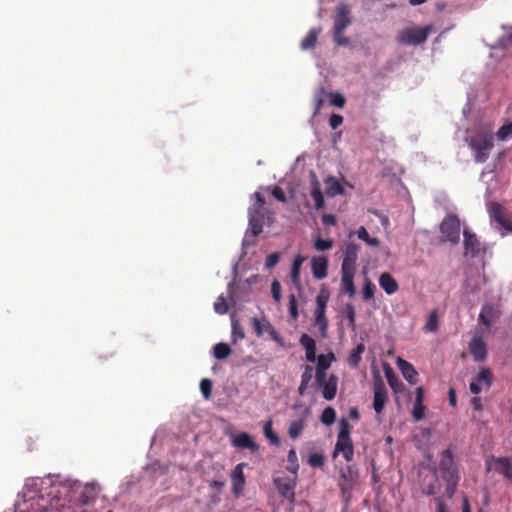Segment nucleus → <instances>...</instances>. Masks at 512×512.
<instances>
[{
	"label": "nucleus",
	"mask_w": 512,
	"mask_h": 512,
	"mask_svg": "<svg viewBox=\"0 0 512 512\" xmlns=\"http://www.w3.org/2000/svg\"><path fill=\"white\" fill-rule=\"evenodd\" d=\"M376 287L370 279L366 278L363 286L362 296L365 301H369L374 297Z\"/></svg>",
	"instance_id": "obj_44"
},
{
	"label": "nucleus",
	"mask_w": 512,
	"mask_h": 512,
	"mask_svg": "<svg viewBox=\"0 0 512 512\" xmlns=\"http://www.w3.org/2000/svg\"><path fill=\"white\" fill-rule=\"evenodd\" d=\"M496 137L500 141H506L512 137V122L501 126L496 132Z\"/></svg>",
	"instance_id": "obj_43"
},
{
	"label": "nucleus",
	"mask_w": 512,
	"mask_h": 512,
	"mask_svg": "<svg viewBox=\"0 0 512 512\" xmlns=\"http://www.w3.org/2000/svg\"><path fill=\"white\" fill-rule=\"evenodd\" d=\"M424 389L422 386L416 388L415 402L412 410V416L415 421H420L425 416V406L423 405Z\"/></svg>",
	"instance_id": "obj_24"
},
{
	"label": "nucleus",
	"mask_w": 512,
	"mask_h": 512,
	"mask_svg": "<svg viewBox=\"0 0 512 512\" xmlns=\"http://www.w3.org/2000/svg\"><path fill=\"white\" fill-rule=\"evenodd\" d=\"M343 123V117L339 114H332L329 118L330 127L335 130Z\"/></svg>",
	"instance_id": "obj_59"
},
{
	"label": "nucleus",
	"mask_w": 512,
	"mask_h": 512,
	"mask_svg": "<svg viewBox=\"0 0 512 512\" xmlns=\"http://www.w3.org/2000/svg\"><path fill=\"white\" fill-rule=\"evenodd\" d=\"M214 310L218 314H225L228 311V305L223 296H219L214 302Z\"/></svg>",
	"instance_id": "obj_51"
},
{
	"label": "nucleus",
	"mask_w": 512,
	"mask_h": 512,
	"mask_svg": "<svg viewBox=\"0 0 512 512\" xmlns=\"http://www.w3.org/2000/svg\"><path fill=\"white\" fill-rule=\"evenodd\" d=\"M333 247V240L332 239H322L318 237L314 242V248L317 251H327L330 250Z\"/></svg>",
	"instance_id": "obj_48"
},
{
	"label": "nucleus",
	"mask_w": 512,
	"mask_h": 512,
	"mask_svg": "<svg viewBox=\"0 0 512 512\" xmlns=\"http://www.w3.org/2000/svg\"><path fill=\"white\" fill-rule=\"evenodd\" d=\"M271 294L275 302L280 303L282 295H281V284L278 280H274L271 284Z\"/></svg>",
	"instance_id": "obj_53"
},
{
	"label": "nucleus",
	"mask_w": 512,
	"mask_h": 512,
	"mask_svg": "<svg viewBox=\"0 0 512 512\" xmlns=\"http://www.w3.org/2000/svg\"><path fill=\"white\" fill-rule=\"evenodd\" d=\"M272 195L275 199H277L278 201H280L282 203H285L287 201L286 194H285L284 190L278 186L274 187V189L272 190Z\"/></svg>",
	"instance_id": "obj_61"
},
{
	"label": "nucleus",
	"mask_w": 512,
	"mask_h": 512,
	"mask_svg": "<svg viewBox=\"0 0 512 512\" xmlns=\"http://www.w3.org/2000/svg\"><path fill=\"white\" fill-rule=\"evenodd\" d=\"M345 314H346V318L349 321V325L354 328L355 327L356 312H355V308H354V306L352 304H347L345 306Z\"/></svg>",
	"instance_id": "obj_56"
},
{
	"label": "nucleus",
	"mask_w": 512,
	"mask_h": 512,
	"mask_svg": "<svg viewBox=\"0 0 512 512\" xmlns=\"http://www.w3.org/2000/svg\"><path fill=\"white\" fill-rule=\"evenodd\" d=\"M457 466L451 449H446L441 453L439 461V472Z\"/></svg>",
	"instance_id": "obj_30"
},
{
	"label": "nucleus",
	"mask_w": 512,
	"mask_h": 512,
	"mask_svg": "<svg viewBox=\"0 0 512 512\" xmlns=\"http://www.w3.org/2000/svg\"><path fill=\"white\" fill-rule=\"evenodd\" d=\"M438 324V312L434 309L430 312L424 329L426 332H436L438 330Z\"/></svg>",
	"instance_id": "obj_40"
},
{
	"label": "nucleus",
	"mask_w": 512,
	"mask_h": 512,
	"mask_svg": "<svg viewBox=\"0 0 512 512\" xmlns=\"http://www.w3.org/2000/svg\"><path fill=\"white\" fill-rule=\"evenodd\" d=\"M232 445L239 449H248L251 452H257L259 450V445L254 441L253 437L246 432L235 436L232 439Z\"/></svg>",
	"instance_id": "obj_17"
},
{
	"label": "nucleus",
	"mask_w": 512,
	"mask_h": 512,
	"mask_svg": "<svg viewBox=\"0 0 512 512\" xmlns=\"http://www.w3.org/2000/svg\"><path fill=\"white\" fill-rule=\"evenodd\" d=\"M329 300V296L324 291H321L318 296L316 297V304L319 308H325L327 306V302Z\"/></svg>",
	"instance_id": "obj_60"
},
{
	"label": "nucleus",
	"mask_w": 512,
	"mask_h": 512,
	"mask_svg": "<svg viewBox=\"0 0 512 512\" xmlns=\"http://www.w3.org/2000/svg\"><path fill=\"white\" fill-rule=\"evenodd\" d=\"M489 215L497 224L503 227L506 231L512 233V221L506 217L504 208L496 202L489 205Z\"/></svg>",
	"instance_id": "obj_10"
},
{
	"label": "nucleus",
	"mask_w": 512,
	"mask_h": 512,
	"mask_svg": "<svg viewBox=\"0 0 512 512\" xmlns=\"http://www.w3.org/2000/svg\"><path fill=\"white\" fill-rule=\"evenodd\" d=\"M329 363L326 361L324 355H320L318 357V364L316 367V382H320L323 380V376H326V370L329 367Z\"/></svg>",
	"instance_id": "obj_39"
},
{
	"label": "nucleus",
	"mask_w": 512,
	"mask_h": 512,
	"mask_svg": "<svg viewBox=\"0 0 512 512\" xmlns=\"http://www.w3.org/2000/svg\"><path fill=\"white\" fill-rule=\"evenodd\" d=\"M264 224V213L259 209L249 210V229L253 236H257L262 232Z\"/></svg>",
	"instance_id": "obj_20"
},
{
	"label": "nucleus",
	"mask_w": 512,
	"mask_h": 512,
	"mask_svg": "<svg viewBox=\"0 0 512 512\" xmlns=\"http://www.w3.org/2000/svg\"><path fill=\"white\" fill-rule=\"evenodd\" d=\"M273 422L268 420L263 427L265 437L270 441L272 445L278 446L280 444V438L272 429Z\"/></svg>",
	"instance_id": "obj_38"
},
{
	"label": "nucleus",
	"mask_w": 512,
	"mask_h": 512,
	"mask_svg": "<svg viewBox=\"0 0 512 512\" xmlns=\"http://www.w3.org/2000/svg\"><path fill=\"white\" fill-rule=\"evenodd\" d=\"M310 413H311L310 408L305 407L302 412L301 417L297 420H293L290 422L289 427H288V435L291 439H296L302 434V432L306 426V420L309 417Z\"/></svg>",
	"instance_id": "obj_15"
},
{
	"label": "nucleus",
	"mask_w": 512,
	"mask_h": 512,
	"mask_svg": "<svg viewBox=\"0 0 512 512\" xmlns=\"http://www.w3.org/2000/svg\"><path fill=\"white\" fill-rule=\"evenodd\" d=\"M351 22L352 20L348 6L345 4H340L336 9L333 31H337L338 34L343 33L344 30L351 24Z\"/></svg>",
	"instance_id": "obj_13"
},
{
	"label": "nucleus",
	"mask_w": 512,
	"mask_h": 512,
	"mask_svg": "<svg viewBox=\"0 0 512 512\" xmlns=\"http://www.w3.org/2000/svg\"><path fill=\"white\" fill-rule=\"evenodd\" d=\"M35 490L24 493V500L17 504L19 512H52L63 506L61 501L62 485L52 478L33 480Z\"/></svg>",
	"instance_id": "obj_1"
},
{
	"label": "nucleus",
	"mask_w": 512,
	"mask_h": 512,
	"mask_svg": "<svg viewBox=\"0 0 512 512\" xmlns=\"http://www.w3.org/2000/svg\"><path fill=\"white\" fill-rule=\"evenodd\" d=\"M231 328H232L231 335H232L234 342H236L239 339L240 340L244 339V337H245L244 330H243L240 322L237 319H235L234 317L231 318Z\"/></svg>",
	"instance_id": "obj_41"
},
{
	"label": "nucleus",
	"mask_w": 512,
	"mask_h": 512,
	"mask_svg": "<svg viewBox=\"0 0 512 512\" xmlns=\"http://www.w3.org/2000/svg\"><path fill=\"white\" fill-rule=\"evenodd\" d=\"M311 196L315 202V208L317 210L324 207V196L322 194L320 184L317 180L313 181L312 183Z\"/></svg>",
	"instance_id": "obj_32"
},
{
	"label": "nucleus",
	"mask_w": 512,
	"mask_h": 512,
	"mask_svg": "<svg viewBox=\"0 0 512 512\" xmlns=\"http://www.w3.org/2000/svg\"><path fill=\"white\" fill-rule=\"evenodd\" d=\"M441 478L446 484V494L448 497H453V495L456 492L459 480H460V474L458 467H452L447 470L440 471Z\"/></svg>",
	"instance_id": "obj_11"
},
{
	"label": "nucleus",
	"mask_w": 512,
	"mask_h": 512,
	"mask_svg": "<svg viewBox=\"0 0 512 512\" xmlns=\"http://www.w3.org/2000/svg\"><path fill=\"white\" fill-rule=\"evenodd\" d=\"M460 220L456 215H449L444 218L440 224V232L445 239L452 244H458L460 241Z\"/></svg>",
	"instance_id": "obj_5"
},
{
	"label": "nucleus",
	"mask_w": 512,
	"mask_h": 512,
	"mask_svg": "<svg viewBox=\"0 0 512 512\" xmlns=\"http://www.w3.org/2000/svg\"><path fill=\"white\" fill-rule=\"evenodd\" d=\"M487 470H494L503 477L512 480V460L509 457H494L487 460Z\"/></svg>",
	"instance_id": "obj_7"
},
{
	"label": "nucleus",
	"mask_w": 512,
	"mask_h": 512,
	"mask_svg": "<svg viewBox=\"0 0 512 512\" xmlns=\"http://www.w3.org/2000/svg\"><path fill=\"white\" fill-rule=\"evenodd\" d=\"M288 298L290 315L294 320H296L298 318V305L296 296L294 294H290Z\"/></svg>",
	"instance_id": "obj_55"
},
{
	"label": "nucleus",
	"mask_w": 512,
	"mask_h": 512,
	"mask_svg": "<svg viewBox=\"0 0 512 512\" xmlns=\"http://www.w3.org/2000/svg\"><path fill=\"white\" fill-rule=\"evenodd\" d=\"M432 30V25L403 29L397 35V42L402 45H420L427 40L428 35Z\"/></svg>",
	"instance_id": "obj_4"
},
{
	"label": "nucleus",
	"mask_w": 512,
	"mask_h": 512,
	"mask_svg": "<svg viewBox=\"0 0 512 512\" xmlns=\"http://www.w3.org/2000/svg\"><path fill=\"white\" fill-rule=\"evenodd\" d=\"M463 236H464L463 244H464V248H465V253L470 254L472 257H475L476 255H478L480 252V242L477 239V236L467 229H465L463 231Z\"/></svg>",
	"instance_id": "obj_22"
},
{
	"label": "nucleus",
	"mask_w": 512,
	"mask_h": 512,
	"mask_svg": "<svg viewBox=\"0 0 512 512\" xmlns=\"http://www.w3.org/2000/svg\"><path fill=\"white\" fill-rule=\"evenodd\" d=\"M264 329H265V332H267L269 334V336L271 337L272 340L276 341L277 343L279 344H282V338L281 336L279 335V333L276 331V329L272 326L271 323H269L268 321H266L264 323Z\"/></svg>",
	"instance_id": "obj_52"
},
{
	"label": "nucleus",
	"mask_w": 512,
	"mask_h": 512,
	"mask_svg": "<svg viewBox=\"0 0 512 512\" xmlns=\"http://www.w3.org/2000/svg\"><path fill=\"white\" fill-rule=\"evenodd\" d=\"M493 384V376L492 372L489 368L483 367L480 369L479 373L477 374L476 378L471 381L469 385L470 391L477 395L482 390V385H484L485 389H489Z\"/></svg>",
	"instance_id": "obj_9"
},
{
	"label": "nucleus",
	"mask_w": 512,
	"mask_h": 512,
	"mask_svg": "<svg viewBox=\"0 0 512 512\" xmlns=\"http://www.w3.org/2000/svg\"><path fill=\"white\" fill-rule=\"evenodd\" d=\"M316 325L319 326L322 336H326L327 328H328V320L326 317L322 319H315Z\"/></svg>",
	"instance_id": "obj_64"
},
{
	"label": "nucleus",
	"mask_w": 512,
	"mask_h": 512,
	"mask_svg": "<svg viewBox=\"0 0 512 512\" xmlns=\"http://www.w3.org/2000/svg\"><path fill=\"white\" fill-rule=\"evenodd\" d=\"M300 344L303 346V348L305 349V351L307 350H311V349H315L316 348V343H315V340L313 338H311L309 335L307 334H303L301 337H300Z\"/></svg>",
	"instance_id": "obj_54"
},
{
	"label": "nucleus",
	"mask_w": 512,
	"mask_h": 512,
	"mask_svg": "<svg viewBox=\"0 0 512 512\" xmlns=\"http://www.w3.org/2000/svg\"><path fill=\"white\" fill-rule=\"evenodd\" d=\"M308 464L314 468H320L325 463V457L322 453H312L307 459Z\"/></svg>",
	"instance_id": "obj_45"
},
{
	"label": "nucleus",
	"mask_w": 512,
	"mask_h": 512,
	"mask_svg": "<svg viewBox=\"0 0 512 512\" xmlns=\"http://www.w3.org/2000/svg\"><path fill=\"white\" fill-rule=\"evenodd\" d=\"M357 237L364 241L368 246L378 247L380 240L377 237H371L364 226H360L356 232Z\"/></svg>",
	"instance_id": "obj_33"
},
{
	"label": "nucleus",
	"mask_w": 512,
	"mask_h": 512,
	"mask_svg": "<svg viewBox=\"0 0 512 512\" xmlns=\"http://www.w3.org/2000/svg\"><path fill=\"white\" fill-rule=\"evenodd\" d=\"M467 143L474 153L475 162L485 163L494 147V135L492 133L479 131L467 138Z\"/></svg>",
	"instance_id": "obj_2"
},
{
	"label": "nucleus",
	"mask_w": 512,
	"mask_h": 512,
	"mask_svg": "<svg viewBox=\"0 0 512 512\" xmlns=\"http://www.w3.org/2000/svg\"><path fill=\"white\" fill-rule=\"evenodd\" d=\"M320 27H314L309 30L305 38L301 41L300 47L302 50H312L315 48L319 34L321 33Z\"/></svg>",
	"instance_id": "obj_28"
},
{
	"label": "nucleus",
	"mask_w": 512,
	"mask_h": 512,
	"mask_svg": "<svg viewBox=\"0 0 512 512\" xmlns=\"http://www.w3.org/2000/svg\"><path fill=\"white\" fill-rule=\"evenodd\" d=\"M252 325L256 332V335L258 337H261L263 335V332L265 331L264 324L262 325L261 321L258 318L254 317L252 318Z\"/></svg>",
	"instance_id": "obj_63"
},
{
	"label": "nucleus",
	"mask_w": 512,
	"mask_h": 512,
	"mask_svg": "<svg viewBox=\"0 0 512 512\" xmlns=\"http://www.w3.org/2000/svg\"><path fill=\"white\" fill-rule=\"evenodd\" d=\"M324 90L323 88H320L314 95V114H317L320 112L321 108L324 105Z\"/></svg>",
	"instance_id": "obj_50"
},
{
	"label": "nucleus",
	"mask_w": 512,
	"mask_h": 512,
	"mask_svg": "<svg viewBox=\"0 0 512 512\" xmlns=\"http://www.w3.org/2000/svg\"><path fill=\"white\" fill-rule=\"evenodd\" d=\"M231 354V348L228 344L226 343H217L214 347H213V355L216 359L218 360H222V359H225L227 358L229 355Z\"/></svg>",
	"instance_id": "obj_35"
},
{
	"label": "nucleus",
	"mask_w": 512,
	"mask_h": 512,
	"mask_svg": "<svg viewBox=\"0 0 512 512\" xmlns=\"http://www.w3.org/2000/svg\"><path fill=\"white\" fill-rule=\"evenodd\" d=\"M274 483H275V486H276L278 492L280 493V495H282L284 498H286L290 502L294 501V499H295L294 489L296 486L295 481H291V480L284 479V478H277L274 480Z\"/></svg>",
	"instance_id": "obj_19"
},
{
	"label": "nucleus",
	"mask_w": 512,
	"mask_h": 512,
	"mask_svg": "<svg viewBox=\"0 0 512 512\" xmlns=\"http://www.w3.org/2000/svg\"><path fill=\"white\" fill-rule=\"evenodd\" d=\"M316 384L321 389L324 399L331 401L335 398L338 386V377L336 375L323 376V380L316 382Z\"/></svg>",
	"instance_id": "obj_12"
},
{
	"label": "nucleus",
	"mask_w": 512,
	"mask_h": 512,
	"mask_svg": "<svg viewBox=\"0 0 512 512\" xmlns=\"http://www.w3.org/2000/svg\"><path fill=\"white\" fill-rule=\"evenodd\" d=\"M280 260V255L279 253L275 252V253H271L270 255L267 256L266 258V261H265V268L266 269H271L273 268L274 266H276L278 264Z\"/></svg>",
	"instance_id": "obj_57"
},
{
	"label": "nucleus",
	"mask_w": 512,
	"mask_h": 512,
	"mask_svg": "<svg viewBox=\"0 0 512 512\" xmlns=\"http://www.w3.org/2000/svg\"><path fill=\"white\" fill-rule=\"evenodd\" d=\"M329 97H330V105L331 106H334L337 108L344 107L346 100L342 94H340L338 92H331V93H329Z\"/></svg>",
	"instance_id": "obj_47"
},
{
	"label": "nucleus",
	"mask_w": 512,
	"mask_h": 512,
	"mask_svg": "<svg viewBox=\"0 0 512 512\" xmlns=\"http://www.w3.org/2000/svg\"><path fill=\"white\" fill-rule=\"evenodd\" d=\"M341 478L343 481L339 483V488L341 490L342 496L346 499V501H348L352 490V484L347 481V476L344 473L341 474Z\"/></svg>",
	"instance_id": "obj_46"
},
{
	"label": "nucleus",
	"mask_w": 512,
	"mask_h": 512,
	"mask_svg": "<svg viewBox=\"0 0 512 512\" xmlns=\"http://www.w3.org/2000/svg\"><path fill=\"white\" fill-rule=\"evenodd\" d=\"M359 246L354 242L347 241L343 247V260L341 270L356 271Z\"/></svg>",
	"instance_id": "obj_8"
},
{
	"label": "nucleus",
	"mask_w": 512,
	"mask_h": 512,
	"mask_svg": "<svg viewBox=\"0 0 512 512\" xmlns=\"http://www.w3.org/2000/svg\"><path fill=\"white\" fill-rule=\"evenodd\" d=\"M469 351L475 361H484L487 357L486 344L482 336H474L469 342Z\"/></svg>",
	"instance_id": "obj_16"
},
{
	"label": "nucleus",
	"mask_w": 512,
	"mask_h": 512,
	"mask_svg": "<svg viewBox=\"0 0 512 512\" xmlns=\"http://www.w3.org/2000/svg\"><path fill=\"white\" fill-rule=\"evenodd\" d=\"M246 463H239L231 473L232 492L236 497L242 495L245 486L244 467Z\"/></svg>",
	"instance_id": "obj_14"
},
{
	"label": "nucleus",
	"mask_w": 512,
	"mask_h": 512,
	"mask_svg": "<svg viewBox=\"0 0 512 512\" xmlns=\"http://www.w3.org/2000/svg\"><path fill=\"white\" fill-rule=\"evenodd\" d=\"M333 39L335 43L339 46H346L349 44L350 40L347 37H344L342 33H337V31H333Z\"/></svg>",
	"instance_id": "obj_62"
},
{
	"label": "nucleus",
	"mask_w": 512,
	"mask_h": 512,
	"mask_svg": "<svg viewBox=\"0 0 512 512\" xmlns=\"http://www.w3.org/2000/svg\"><path fill=\"white\" fill-rule=\"evenodd\" d=\"M500 316V312L491 304H484L481 308L478 320L480 323L489 328L492 322L496 321Z\"/></svg>",
	"instance_id": "obj_21"
},
{
	"label": "nucleus",
	"mask_w": 512,
	"mask_h": 512,
	"mask_svg": "<svg viewBox=\"0 0 512 512\" xmlns=\"http://www.w3.org/2000/svg\"><path fill=\"white\" fill-rule=\"evenodd\" d=\"M303 262H304V258L301 257L300 255L297 256L293 261V265H292V269H291V281L296 286L300 285V270H301V266H302Z\"/></svg>",
	"instance_id": "obj_34"
},
{
	"label": "nucleus",
	"mask_w": 512,
	"mask_h": 512,
	"mask_svg": "<svg viewBox=\"0 0 512 512\" xmlns=\"http://www.w3.org/2000/svg\"><path fill=\"white\" fill-rule=\"evenodd\" d=\"M398 368L400 369L403 377L411 384H415L417 382L418 373L413 367L412 364L409 362L399 359L398 362Z\"/></svg>",
	"instance_id": "obj_27"
},
{
	"label": "nucleus",
	"mask_w": 512,
	"mask_h": 512,
	"mask_svg": "<svg viewBox=\"0 0 512 512\" xmlns=\"http://www.w3.org/2000/svg\"><path fill=\"white\" fill-rule=\"evenodd\" d=\"M312 377H313V368L309 365H306L304 368V371L301 375V383L309 385Z\"/></svg>",
	"instance_id": "obj_58"
},
{
	"label": "nucleus",
	"mask_w": 512,
	"mask_h": 512,
	"mask_svg": "<svg viewBox=\"0 0 512 512\" xmlns=\"http://www.w3.org/2000/svg\"><path fill=\"white\" fill-rule=\"evenodd\" d=\"M373 392V409L376 414L379 415L383 412L386 402L388 401L387 389L380 376H377L374 380Z\"/></svg>",
	"instance_id": "obj_6"
},
{
	"label": "nucleus",
	"mask_w": 512,
	"mask_h": 512,
	"mask_svg": "<svg viewBox=\"0 0 512 512\" xmlns=\"http://www.w3.org/2000/svg\"><path fill=\"white\" fill-rule=\"evenodd\" d=\"M350 433L351 426L349 422L345 418L341 419L333 457H336L338 453H341L347 462H351L353 460L354 447Z\"/></svg>",
	"instance_id": "obj_3"
},
{
	"label": "nucleus",
	"mask_w": 512,
	"mask_h": 512,
	"mask_svg": "<svg viewBox=\"0 0 512 512\" xmlns=\"http://www.w3.org/2000/svg\"><path fill=\"white\" fill-rule=\"evenodd\" d=\"M287 471L297 475V472L299 470V463H298V457L295 449H290L287 455Z\"/></svg>",
	"instance_id": "obj_37"
},
{
	"label": "nucleus",
	"mask_w": 512,
	"mask_h": 512,
	"mask_svg": "<svg viewBox=\"0 0 512 512\" xmlns=\"http://www.w3.org/2000/svg\"><path fill=\"white\" fill-rule=\"evenodd\" d=\"M311 270L313 276L322 280L328 275V259L325 256H315L311 259Z\"/></svg>",
	"instance_id": "obj_18"
},
{
	"label": "nucleus",
	"mask_w": 512,
	"mask_h": 512,
	"mask_svg": "<svg viewBox=\"0 0 512 512\" xmlns=\"http://www.w3.org/2000/svg\"><path fill=\"white\" fill-rule=\"evenodd\" d=\"M212 386H213V383L210 379L205 378V379H202L200 382L201 393H202L203 397L207 400L210 399V397H211Z\"/></svg>",
	"instance_id": "obj_49"
},
{
	"label": "nucleus",
	"mask_w": 512,
	"mask_h": 512,
	"mask_svg": "<svg viewBox=\"0 0 512 512\" xmlns=\"http://www.w3.org/2000/svg\"><path fill=\"white\" fill-rule=\"evenodd\" d=\"M365 351V345L363 343H359L349 354L348 363L352 368L358 367L361 361V355Z\"/></svg>",
	"instance_id": "obj_31"
},
{
	"label": "nucleus",
	"mask_w": 512,
	"mask_h": 512,
	"mask_svg": "<svg viewBox=\"0 0 512 512\" xmlns=\"http://www.w3.org/2000/svg\"><path fill=\"white\" fill-rule=\"evenodd\" d=\"M379 285L388 295L396 293L399 289L397 281L388 272H384L380 275Z\"/></svg>",
	"instance_id": "obj_25"
},
{
	"label": "nucleus",
	"mask_w": 512,
	"mask_h": 512,
	"mask_svg": "<svg viewBox=\"0 0 512 512\" xmlns=\"http://www.w3.org/2000/svg\"><path fill=\"white\" fill-rule=\"evenodd\" d=\"M384 373L387 378V382L394 393H401L405 389L404 383L399 380L394 370L387 364L384 366Z\"/></svg>",
	"instance_id": "obj_26"
},
{
	"label": "nucleus",
	"mask_w": 512,
	"mask_h": 512,
	"mask_svg": "<svg viewBox=\"0 0 512 512\" xmlns=\"http://www.w3.org/2000/svg\"><path fill=\"white\" fill-rule=\"evenodd\" d=\"M98 491L95 485L87 484L85 485L81 499L84 504H89L97 497Z\"/></svg>",
	"instance_id": "obj_36"
},
{
	"label": "nucleus",
	"mask_w": 512,
	"mask_h": 512,
	"mask_svg": "<svg viewBox=\"0 0 512 512\" xmlns=\"http://www.w3.org/2000/svg\"><path fill=\"white\" fill-rule=\"evenodd\" d=\"M356 271L341 270V291L350 298L355 296L354 275Z\"/></svg>",
	"instance_id": "obj_23"
},
{
	"label": "nucleus",
	"mask_w": 512,
	"mask_h": 512,
	"mask_svg": "<svg viewBox=\"0 0 512 512\" xmlns=\"http://www.w3.org/2000/svg\"><path fill=\"white\" fill-rule=\"evenodd\" d=\"M326 194L329 197H335L336 195L344 194V188L335 177H328L325 181Z\"/></svg>",
	"instance_id": "obj_29"
},
{
	"label": "nucleus",
	"mask_w": 512,
	"mask_h": 512,
	"mask_svg": "<svg viewBox=\"0 0 512 512\" xmlns=\"http://www.w3.org/2000/svg\"><path fill=\"white\" fill-rule=\"evenodd\" d=\"M336 419V411L332 407H327L323 410L320 420L325 425H331Z\"/></svg>",
	"instance_id": "obj_42"
}]
</instances>
